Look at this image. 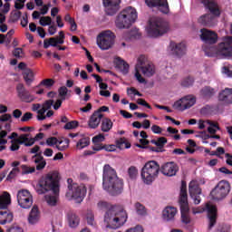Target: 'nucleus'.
I'll return each mask as SVG.
<instances>
[{
  "label": "nucleus",
  "mask_w": 232,
  "mask_h": 232,
  "mask_svg": "<svg viewBox=\"0 0 232 232\" xmlns=\"http://www.w3.org/2000/svg\"><path fill=\"white\" fill-rule=\"evenodd\" d=\"M55 84V80L49 78V79H44L37 86L36 88H41V86H44L47 88V90H52V86Z\"/></svg>",
  "instance_id": "38"
},
{
  "label": "nucleus",
  "mask_w": 232,
  "mask_h": 232,
  "mask_svg": "<svg viewBox=\"0 0 232 232\" xmlns=\"http://www.w3.org/2000/svg\"><path fill=\"white\" fill-rule=\"evenodd\" d=\"M102 111H110V107L103 105V106L100 107L97 111H95L94 112L97 113L98 115H104V114H102Z\"/></svg>",
  "instance_id": "63"
},
{
  "label": "nucleus",
  "mask_w": 232,
  "mask_h": 232,
  "mask_svg": "<svg viewBox=\"0 0 232 232\" xmlns=\"http://www.w3.org/2000/svg\"><path fill=\"white\" fill-rule=\"evenodd\" d=\"M34 118V114L32 112H25L21 118V122H28L31 119Z\"/></svg>",
  "instance_id": "55"
},
{
  "label": "nucleus",
  "mask_w": 232,
  "mask_h": 232,
  "mask_svg": "<svg viewBox=\"0 0 232 232\" xmlns=\"http://www.w3.org/2000/svg\"><path fill=\"white\" fill-rule=\"evenodd\" d=\"M200 32V39L205 44H215L218 41V34L217 33L206 28L201 29Z\"/></svg>",
  "instance_id": "17"
},
{
  "label": "nucleus",
  "mask_w": 232,
  "mask_h": 232,
  "mask_svg": "<svg viewBox=\"0 0 232 232\" xmlns=\"http://www.w3.org/2000/svg\"><path fill=\"white\" fill-rule=\"evenodd\" d=\"M67 220L70 227H77V226H79V223L81 222L79 216L72 211L67 213Z\"/></svg>",
  "instance_id": "32"
},
{
  "label": "nucleus",
  "mask_w": 232,
  "mask_h": 232,
  "mask_svg": "<svg viewBox=\"0 0 232 232\" xmlns=\"http://www.w3.org/2000/svg\"><path fill=\"white\" fill-rule=\"evenodd\" d=\"M218 99L223 104H232V89L225 88L222 90L218 93Z\"/></svg>",
  "instance_id": "24"
},
{
  "label": "nucleus",
  "mask_w": 232,
  "mask_h": 232,
  "mask_svg": "<svg viewBox=\"0 0 232 232\" xmlns=\"http://www.w3.org/2000/svg\"><path fill=\"white\" fill-rule=\"evenodd\" d=\"M115 64L116 68H119L123 75H126L128 72H130V64H128V63H126L124 60L121 59V57L115 59Z\"/></svg>",
  "instance_id": "31"
},
{
  "label": "nucleus",
  "mask_w": 232,
  "mask_h": 232,
  "mask_svg": "<svg viewBox=\"0 0 232 232\" xmlns=\"http://www.w3.org/2000/svg\"><path fill=\"white\" fill-rule=\"evenodd\" d=\"M94 144L92 146V150L95 153H97V151H102V150H104V145L102 143H92Z\"/></svg>",
  "instance_id": "59"
},
{
  "label": "nucleus",
  "mask_w": 232,
  "mask_h": 232,
  "mask_svg": "<svg viewBox=\"0 0 232 232\" xmlns=\"http://www.w3.org/2000/svg\"><path fill=\"white\" fill-rule=\"evenodd\" d=\"M53 100H47L44 102L43 104V108L48 111V110H50L52 108V106H53Z\"/></svg>",
  "instance_id": "57"
},
{
  "label": "nucleus",
  "mask_w": 232,
  "mask_h": 232,
  "mask_svg": "<svg viewBox=\"0 0 232 232\" xmlns=\"http://www.w3.org/2000/svg\"><path fill=\"white\" fill-rule=\"evenodd\" d=\"M145 3L150 8H155L157 6L160 12L162 14L169 13V5H168V0H145Z\"/></svg>",
  "instance_id": "19"
},
{
  "label": "nucleus",
  "mask_w": 232,
  "mask_h": 232,
  "mask_svg": "<svg viewBox=\"0 0 232 232\" xmlns=\"http://www.w3.org/2000/svg\"><path fill=\"white\" fill-rule=\"evenodd\" d=\"M9 232H23V228L19 226H14L9 229Z\"/></svg>",
  "instance_id": "64"
},
{
  "label": "nucleus",
  "mask_w": 232,
  "mask_h": 232,
  "mask_svg": "<svg viewBox=\"0 0 232 232\" xmlns=\"http://www.w3.org/2000/svg\"><path fill=\"white\" fill-rule=\"evenodd\" d=\"M179 204L181 213V222L183 224H189L191 222V218H189V203L188 202V188L186 181H181L180 193Z\"/></svg>",
  "instance_id": "8"
},
{
  "label": "nucleus",
  "mask_w": 232,
  "mask_h": 232,
  "mask_svg": "<svg viewBox=\"0 0 232 232\" xmlns=\"http://www.w3.org/2000/svg\"><path fill=\"white\" fill-rule=\"evenodd\" d=\"M96 43L101 50H110L115 43V34L110 30L103 31L98 34Z\"/></svg>",
  "instance_id": "10"
},
{
  "label": "nucleus",
  "mask_w": 232,
  "mask_h": 232,
  "mask_svg": "<svg viewBox=\"0 0 232 232\" xmlns=\"http://www.w3.org/2000/svg\"><path fill=\"white\" fill-rule=\"evenodd\" d=\"M218 53L222 57H232V36H225L218 45Z\"/></svg>",
  "instance_id": "13"
},
{
  "label": "nucleus",
  "mask_w": 232,
  "mask_h": 232,
  "mask_svg": "<svg viewBox=\"0 0 232 232\" xmlns=\"http://www.w3.org/2000/svg\"><path fill=\"white\" fill-rule=\"evenodd\" d=\"M12 204V198L10 193L5 191L0 195V209H7L8 206Z\"/></svg>",
  "instance_id": "30"
},
{
  "label": "nucleus",
  "mask_w": 232,
  "mask_h": 232,
  "mask_svg": "<svg viewBox=\"0 0 232 232\" xmlns=\"http://www.w3.org/2000/svg\"><path fill=\"white\" fill-rule=\"evenodd\" d=\"M30 133L27 134H21L17 139H15L16 142L21 144H24V146H26V144H28V142H30Z\"/></svg>",
  "instance_id": "41"
},
{
  "label": "nucleus",
  "mask_w": 232,
  "mask_h": 232,
  "mask_svg": "<svg viewBox=\"0 0 232 232\" xmlns=\"http://www.w3.org/2000/svg\"><path fill=\"white\" fill-rule=\"evenodd\" d=\"M32 160L34 162V164H36L37 171H42L44 168H46V160H44V157H43L42 152H38L33 156Z\"/></svg>",
  "instance_id": "26"
},
{
  "label": "nucleus",
  "mask_w": 232,
  "mask_h": 232,
  "mask_svg": "<svg viewBox=\"0 0 232 232\" xmlns=\"http://www.w3.org/2000/svg\"><path fill=\"white\" fill-rule=\"evenodd\" d=\"M188 193L190 198L194 200V204L198 205L200 204L201 198L200 195H202V189L200 186L197 184L195 181H191L188 185Z\"/></svg>",
  "instance_id": "18"
},
{
  "label": "nucleus",
  "mask_w": 232,
  "mask_h": 232,
  "mask_svg": "<svg viewBox=\"0 0 232 232\" xmlns=\"http://www.w3.org/2000/svg\"><path fill=\"white\" fill-rule=\"evenodd\" d=\"M59 97L62 101H66V95H68V88L66 86H62L58 89Z\"/></svg>",
  "instance_id": "45"
},
{
  "label": "nucleus",
  "mask_w": 232,
  "mask_h": 232,
  "mask_svg": "<svg viewBox=\"0 0 232 232\" xmlns=\"http://www.w3.org/2000/svg\"><path fill=\"white\" fill-rule=\"evenodd\" d=\"M104 118V115L97 114V112H93L89 119L88 125L91 130H96L99 128V124H101V121Z\"/></svg>",
  "instance_id": "27"
},
{
  "label": "nucleus",
  "mask_w": 232,
  "mask_h": 232,
  "mask_svg": "<svg viewBox=\"0 0 232 232\" xmlns=\"http://www.w3.org/2000/svg\"><path fill=\"white\" fill-rule=\"evenodd\" d=\"M102 186L111 195H121L124 189V181L117 176V171L109 164L103 167Z\"/></svg>",
  "instance_id": "3"
},
{
  "label": "nucleus",
  "mask_w": 232,
  "mask_h": 232,
  "mask_svg": "<svg viewBox=\"0 0 232 232\" xmlns=\"http://www.w3.org/2000/svg\"><path fill=\"white\" fill-rule=\"evenodd\" d=\"M137 103L140 104V106H144L145 108H148V110H151V105H150V103H148L147 101L144 99H138Z\"/></svg>",
  "instance_id": "58"
},
{
  "label": "nucleus",
  "mask_w": 232,
  "mask_h": 232,
  "mask_svg": "<svg viewBox=\"0 0 232 232\" xmlns=\"http://www.w3.org/2000/svg\"><path fill=\"white\" fill-rule=\"evenodd\" d=\"M29 224H37L39 222V208L37 207H33L29 217H28Z\"/></svg>",
  "instance_id": "33"
},
{
  "label": "nucleus",
  "mask_w": 232,
  "mask_h": 232,
  "mask_svg": "<svg viewBox=\"0 0 232 232\" xmlns=\"http://www.w3.org/2000/svg\"><path fill=\"white\" fill-rule=\"evenodd\" d=\"M104 141V135L99 134L92 138V143L102 144L101 142Z\"/></svg>",
  "instance_id": "56"
},
{
  "label": "nucleus",
  "mask_w": 232,
  "mask_h": 232,
  "mask_svg": "<svg viewBox=\"0 0 232 232\" xmlns=\"http://www.w3.org/2000/svg\"><path fill=\"white\" fill-rule=\"evenodd\" d=\"M231 191V185L226 180H221L218 183L215 188L210 192V197L213 200H223Z\"/></svg>",
  "instance_id": "11"
},
{
  "label": "nucleus",
  "mask_w": 232,
  "mask_h": 232,
  "mask_svg": "<svg viewBox=\"0 0 232 232\" xmlns=\"http://www.w3.org/2000/svg\"><path fill=\"white\" fill-rule=\"evenodd\" d=\"M41 26H50L52 24V17L50 16H43L40 18Z\"/></svg>",
  "instance_id": "48"
},
{
  "label": "nucleus",
  "mask_w": 232,
  "mask_h": 232,
  "mask_svg": "<svg viewBox=\"0 0 232 232\" xmlns=\"http://www.w3.org/2000/svg\"><path fill=\"white\" fill-rule=\"evenodd\" d=\"M134 208H135L137 215H139L140 217H146V215H148V210L146 209V207H144V205H142V203L136 202L134 204Z\"/></svg>",
  "instance_id": "37"
},
{
  "label": "nucleus",
  "mask_w": 232,
  "mask_h": 232,
  "mask_svg": "<svg viewBox=\"0 0 232 232\" xmlns=\"http://www.w3.org/2000/svg\"><path fill=\"white\" fill-rule=\"evenodd\" d=\"M86 219L88 226H92V227L95 226V216L93 215V211H87Z\"/></svg>",
  "instance_id": "42"
},
{
  "label": "nucleus",
  "mask_w": 232,
  "mask_h": 232,
  "mask_svg": "<svg viewBox=\"0 0 232 232\" xmlns=\"http://www.w3.org/2000/svg\"><path fill=\"white\" fill-rule=\"evenodd\" d=\"M16 92L17 96L22 102H34V101H35V96L32 95L30 91L26 90L23 83H18L16 85Z\"/></svg>",
  "instance_id": "16"
},
{
  "label": "nucleus",
  "mask_w": 232,
  "mask_h": 232,
  "mask_svg": "<svg viewBox=\"0 0 232 232\" xmlns=\"http://www.w3.org/2000/svg\"><path fill=\"white\" fill-rule=\"evenodd\" d=\"M176 215H177V208L167 207L163 210V220L169 222L170 220H173L175 218Z\"/></svg>",
  "instance_id": "28"
},
{
  "label": "nucleus",
  "mask_w": 232,
  "mask_h": 232,
  "mask_svg": "<svg viewBox=\"0 0 232 232\" xmlns=\"http://www.w3.org/2000/svg\"><path fill=\"white\" fill-rule=\"evenodd\" d=\"M17 202L24 209H30L34 204V198L27 189H22L17 192Z\"/></svg>",
  "instance_id": "14"
},
{
  "label": "nucleus",
  "mask_w": 232,
  "mask_h": 232,
  "mask_svg": "<svg viewBox=\"0 0 232 232\" xmlns=\"http://www.w3.org/2000/svg\"><path fill=\"white\" fill-rule=\"evenodd\" d=\"M160 173V165L155 160L145 163L140 171L141 180L147 186L153 184Z\"/></svg>",
  "instance_id": "7"
},
{
  "label": "nucleus",
  "mask_w": 232,
  "mask_h": 232,
  "mask_svg": "<svg viewBox=\"0 0 232 232\" xmlns=\"http://www.w3.org/2000/svg\"><path fill=\"white\" fill-rule=\"evenodd\" d=\"M20 145H21V143L17 142L15 140V139H14L13 140H11V146H10L9 150L11 151H17L21 148Z\"/></svg>",
  "instance_id": "51"
},
{
  "label": "nucleus",
  "mask_w": 232,
  "mask_h": 232,
  "mask_svg": "<svg viewBox=\"0 0 232 232\" xmlns=\"http://www.w3.org/2000/svg\"><path fill=\"white\" fill-rule=\"evenodd\" d=\"M23 78L27 86H30V84L34 82V72H32L30 69H25L23 72Z\"/></svg>",
  "instance_id": "35"
},
{
  "label": "nucleus",
  "mask_w": 232,
  "mask_h": 232,
  "mask_svg": "<svg viewBox=\"0 0 232 232\" xmlns=\"http://www.w3.org/2000/svg\"><path fill=\"white\" fill-rule=\"evenodd\" d=\"M100 209H106L104 215V226L110 229H119L122 227L123 224H126L128 220V213L123 208L113 207L106 201H101L98 203Z\"/></svg>",
  "instance_id": "2"
},
{
  "label": "nucleus",
  "mask_w": 232,
  "mask_h": 232,
  "mask_svg": "<svg viewBox=\"0 0 232 232\" xmlns=\"http://www.w3.org/2000/svg\"><path fill=\"white\" fill-rule=\"evenodd\" d=\"M128 174L130 179H137V175L139 174V170L137 169V167L131 166L128 169Z\"/></svg>",
  "instance_id": "50"
},
{
  "label": "nucleus",
  "mask_w": 232,
  "mask_h": 232,
  "mask_svg": "<svg viewBox=\"0 0 232 232\" xmlns=\"http://www.w3.org/2000/svg\"><path fill=\"white\" fill-rule=\"evenodd\" d=\"M151 131H153L156 135H160L162 133V128L159 125H152Z\"/></svg>",
  "instance_id": "62"
},
{
  "label": "nucleus",
  "mask_w": 232,
  "mask_h": 232,
  "mask_svg": "<svg viewBox=\"0 0 232 232\" xmlns=\"http://www.w3.org/2000/svg\"><path fill=\"white\" fill-rule=\"evenodd\" d=\"M111 128H113V121L110 118H103L101 125L102 131L108 133Z\"/></svg>",
  "instance_id": "34"
},
{
  "label": "nucleus",
  "mask_w": 232,
  "mask_h": 232,
  "mask_svg": "<svg viewBox=\"0 0 232 232\" xmlns=\"http://www.w3.org/2000/svg\"><path fill=\"white\" fill-rule=\"evenodd\" d=\"M207 211H208V217L209 220L208 224V229H212L215 227V224H217V206L215 205H207Z\"/></svg>",
  "instance_id": "22"
},
{
  "label": "nucleus",
  "mask_w": 232,
  "mask_h": 232,
  "mask_svg": "<svg viewBox=\"0 0 232 232\" xmlns=\"http://www.w3.org/2000/svg\"><path fill=\"white\" fill-rule=\"evenodd\" d=\"M14 220V214L10 210H1L0 211V224L5 226V224H10Z\"/></svg>",
  "instance_id": "29"
},
{
  "label": "nucleus",
  "mask_w": 232,
  "mask_h": 232,
  "mask_svg": "<svg viewBox=\"0 0 232 232\" xmlns=\"http://www.w3.org/2000/svg\"><path fill=\"white\" fill-rule=\"evenodd\" d=\"M115 144L120 149H121L124 146V144L126 145L125 148H127V149L131 147V145H130L128 142H126L125 138H120L119 140H116Z\"/></svg>",
  "instance_id": "46"
},
{
  "label": "nucleus",
  "mask_w": 232,
  "mask_h": 232,
  "mask_svg": "<svg viewBox=\"0 0 232 232\" xmlns=\"http://www.w3.org/2000/svg\"><path fill=\"white\" fill-rule=\"evenodd\" d=\"M87 146H90V138H82L76 144L78 150H83V148H87Z\"/></svg>",
  "instance_id": "40"
},
{
  "label": "nucleus",
  "mask_w": 232,
  "mask_h": 232,
  "mask_svg": "<svg viewBox=\"0 0 232 232\" xmlns=\"http://www.w3.org/2000/svg\"><path fill=\"white\" fill-rule=\"evenodd\" d=\"M68 189L69 191L66 193L67 198H73L81 204L82 200H84V197H86L87 188L84 184H77L73 183V179H68Z\"/></svg>",
  "instance_id": "9"
},
{
  "label": "nucleus",
  "mask_w": 232,
  "mask_h": 232,
  "mask_svg": "<svg viewBox=\"0 0 232 232\" xmlns=\"http://www.w3.org/2000/svg\"><path fill=\"white\" fill-rule=\"evenodd\" d=\"M140 69H137V65L135 66V77L137 79L138 82H140V84H144V82H146V79H144L142 77V75L140 74V72H139Z\"/></svg>",
  "instance_id": "53"
},
{
  "label": "nucleus",
  "mask_w": 232,
  "mask_h": 232,
  "mask_svg": "<svg viewBox=\"0 0 232 232\" xmlns=\"http://www.w3.org/2000/svg\"><path fill=\"white\" fill-rule=\"evenodd\" d=\"M35 189L38 195H44L48 191H53V196L45 195L44 198L48 206H57V198H59V172L53 171L42 177Z\"/></svg>",
  "instance_id": "1"
},
{
  "label": "nucleus",
  "mask_w": 232,
  "mask_h": 232,
  "mask_svg": "<svg viewBox=\"0 0 232 232\" xmlns=\"http://www.w3.org/2000/svg\"><path fill=\"white\" fill-rule=\"evenodd\" d=\"M79 126V121H67L66 124L63 126L64 130H75Z\"/></svg>",
  "instance_id": "47"
},
{
  "label": "nucleus",
  "mask_w": 232,
  "mask_h": 232,
  "mask_svg": "<svg viewBox=\"0 0 232 232\" xmlns=\"http://www.w3.org/2000/svg\"><path fill=\"white\" fill-rule=\"evenodd\" d=\"M22 175H30L35 173V167H30L28 165H21Z\"/></svg>",
  "instance_id": "43"
},
{
  "label": "nucleus",
  "mask_w": 232,
  "mask_h": 232,
  "mask_svg": "<svg viewBox=\"0 0 232 232\" xmlns=\"http://www.w3.org/2000/svg\"><path fill=\"white\" fill-rule=\"evenodd\" d=\"M169 48L176 57H182V55H186V44L179 43L177 44L175 42H170Z\"/></svg>",
  "instance_id": "23"
},
{
  "label": "nucleus",
  "mask_w": 232,
  "mask_h": 232,
  "mask_svg": "<svg viewBox=\"0 0 232 232\" xmlns=\"http://www.w3.org/2000/svg\"><path fill=\"white\" fill-rule=\"evenodd\" d=\"M197 103V98L194 95H187L179 101L175 102L173 104L174 110H180L184 111V110H189L192 106H195Z\"/></svg>",
  "instance_id": "12"
},
{
  "label": "nucleus",
  "mask_w": 232,
  "mask_h": 232,
  "mask_svg": "<svg viewBox=\"0 0 232 232\" xmlns=\"http://www.w3.org/2000/svg\"><path fill=\"white\" fill-rule=\"evenodd\" d=\"M201 4L209 10L210 14H202L198 19V23L202 26H208V28L216 26L217 18L220 16L218 5L213 0H201Z\"/></svg>",
  "instance_id": "4"
},
{
  "label": "nucleus",
  "mask_w": 232,
  "mask_h": 232,
  "mask_svg": "<svg viewBox=\"0 0 232 232\" xmlns=\"http://www.w3.org/2000/svg\"><path fill=\"white\" fill-rule=\"evenodd\" d=\"M121 0H103V6L107 15H115L121 8Z\"/></svg>",
  "instance_id": "20"
},
{
  "label": "nucleus",
  "mask_w": 232,
  "mask_h": 232,
  "mask_svg": "<svg viewBox=\"0 0 232 232\" xmlns=\"http://www.w3.org/2000/svg\"><path fill=\"white\" fill-rule=\"evenodd\" d=\"M137 10L131 6L123 9L116 17L115 24L119 30H124L131 27V24L137 21Z\"/></svg>",
  "instance_id": "6"
},
{
  "label": "nucleus",
  "mask_w": 232,
  "mask_h": 232,
  "mask_svg": "<svg viewBox=\"0 0 232 232\" xmlns=\"http://www.w3.org/2000/svg\"><path fill=\"white\" fill-rule=\"evenodd\" d=\"M160 171L166 177H175L179 171V165L173 161L167 162L160 168Z\"/></svg>",
  "instance_id": "21"
},
{
  "label": "nucleus",
  "mask_w": 232,
  "mask_h": 232,
  "mask_svg": "<svg viewBox=\"0 0 232 232\" xmlns=\"http://www.w3.org/2000/svg\"><path fill=\"white\" fill-rule=\"evenodd\" d=\"M168 144V139H166L165 137H160L157 140V143L156 146L158 148H163L164 149V145Z\"/></svg>",
  "instance_id": "52"
},
{
  "label": "nucleus",
  "mask_w": 232,
  "mask_h": 232,
  "mask_svg": "<svg viewBox=\"0 0 232 232\" xmlns=\"http://www.w3.org/2000/svg\"><path fill=\"white\" fill-rule=\"evenodd\" d=\"M169 32V23L160 17H155L149 21L147 34L152 39H157L166 35Z\"/></svg>",
  "instance_id": "5"
},
{
  "label": "nucleus",
  "mask_w": 232,
  "mask_h": 232,
  "mask_svg": "<svg viewBox=\"0 0 232 232\" xmlns=\"http://www.w3.org/2000/svg\"><path fill=\"white\" fill-rule=\"evenodd\" d=\"M231 66H223L222 72L225 73L227 77H232Z\"/></svg>",
  "instance_id": "60"
},
{
  "label": "nucleus",
  "mask_w": 232,
  "mask_h": 232,
  "mask_svg": "<svg viewBox=\"0 0 232 232\" xmlns=\"http://www.w3.org/2000/svg\"><path fill=\"white\" fill-rule=\"evenodd\" d=\"M13 55L14 57H17L18 59L23 57V48H15L14 51H13Z\"/></svg>",
  "instance_id": "61"
},
{
  "label": "nucleus",
  "mask_w": 232,
  "mask_h": 232,
  "mask_svg": "<svg viewBox=\"0 0 232 232\" xmlns=\"http://www.w3.org/2000/svg\"><path fill=\"white\" fill-rule=\"evenodd\" d=\"M19 173V168H13V169L8 174L6 180H12V179H15V175Z\"/></svg>",
  "instance_id": "54"
},
{
  "label": "nucleus",
  "mask_w": 232,
  "mask_h": 232,
  "mask_svg": "<svg viewBox=\"0 0 232 232\" xmlns=\"http://www.w3.org/2000/svg\"><path fill=\"white\" fill-rule=\"evenodd\" d=\"M194 82L195 79H193L191 76H188L182 81L181 86H184V88H189V86H193Z\"/></svg>",
  "instance_id": "44"
},
{
  "label": "nucleus",
  "mask_w": 232,
  "mask_h": 232,
  "mask_svg": "<svg viewBox=\"0 0 232 232\" xmlns=\"http://www.w3.org/2000/svg\"><path fill=\"white\" fill-rule=\"evenodd\" d=\"M44 138V133L43 132H39L35 135L34 138H30V140L28 141V143H25V147L29 148L30 146H34V144H35L36 140H41Z\"/></svg>",
  "instance_id": "39"
},
{
  "label": "nucleus",
  "mask_w": 232,
  "mask_h": 232,
  "mask_svg": "<svg viewBox=\"0 0 232 232\" xmlns=\"http://www.w3.org/2000/svg\"><path fill=\"white\" fill-rule=\"evenodd\" d=\"M70 147V140L67 138L59 139L58 145H56V149L59 151H64L68 150Z\"/></svg>",
  "instance_id": "36"
},
{
  "label": "nucleus",
  "mask_w": 232,
  "mask_h": 232,
  "mask_svg": "<svg viewBox=\"0 0 232 232\" xmlns=\"http://www.w3.org/2000/svg\"><path fill=\"white\" fill-rule=\"evenodd\" d=\"M217 93V90L211 86H204L199 91V97L201 99H204L205 101H209V99H212L215 97Z\"/></svg>",
  "instance_id": "25"
},
{
  "label": "nucleus",
  "mask_w": 232,
  "mask_h": 232,
  "mask_svg": "<svg viewBox=\"0 0 232 232\" xmlns=\"http://www.w3.org/2000/svg\"><path fill=\"white\" fill-rule=\"evenodd\" d=\"M46 144L47 146H51V147L55 146V148H57V145L59 144V139L55 137H50L46 140Z\"/></svg>",
  "instance_id": "49"
},
{
  "label": "nucleus",
  "mask_w": 232,
  "mask_h": 232,
  "mask_svg": "<svg viewBox=\"0 0 232 232\" xmlns=\"http://www.w3.org/2000/svg\"><path fill=\"white\" fill-rule=\"evenodd\" d=\"M144 63H146V56L140 55L138 58V63L136 64V70L140 69L141 70L143 75L145 77H152V75L155 74V66H153L152 63H148L147 65H144Z\"/></svg>",
  "instance_id": "15"
}]
</instances>
